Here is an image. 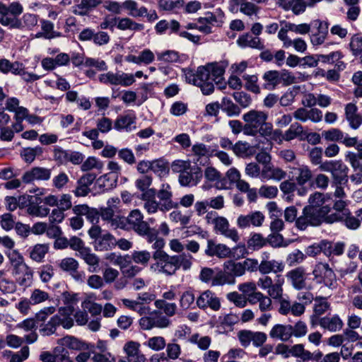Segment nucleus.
<instances>
[{
  "label": "nucleus",
  "instance_id": "f257e3e1",
  "mask_svg": "<svg viewBox=\"0 0 362 362\" xmlns=\"http://www.w3.org/2000/svg\"><path fill=\"white\" fill-rule=\"evenodd\" d=\"M144 209L148 214L160 211L163 213L178 207V203L173 201V192L169 184H163L158 190L151 188L145 194H141Z\"/></svg>",
  "mask_w": 362,
  "mask_h": 362
},
{
  "label": "nucleus",
  "instance_id": "f03ea898",
  "mask_svg": "<svg viewBox=\"0 0 362 362\" xmlns=\"http://www.w3.org/2000/svg\"><path fill=\"white\" fill-rule=\"evenodd\" d=\"M330 212L331 207L329 205H325L321 208L305 206L301 215L298 217L296 226L298 229L304 230L308 226L315 227L322 223L332 224L338 222L344 217L343 214Z\"/></svg>",
  "mask_w": 362,
  "mask_h": 362
},
{
  "label": "nucleus",
  "instance_id": "7ed1b4c3",
  "mask_svg": "<svg viewBox=\"0 0 362 362\" xmlns=\"http://www.w3.org/2000/svg\"><path fill=\"white\" fill-rule=\"evenodd\" d=\"M268 115L264 112L251 110L243 115L245 122L244 134L256 136L258 133L262 136H269L273 132L272 125L267 122Z\"/></svg>",
  "mask_w": 362,
  "mask_h": 362
},
{
  "label": "nucleus",
  "instance_id": "20e7f679",
  "mask_svg": "<svg viewBox=\"0 0 362 362\" xmlns=\"http://www.w3.org/2000/svg\"><path fill=\"white\" fill-rule=\"evenodd\" d=\"M74 310V309L71 305L61 308L57 314L51 317L49 321L40 329V332L43 335L48 336L54 334L57 327L59 325L65 329L71 328L74 325V320L71 317Z\"/></svg>",
  "mask_w": 362,
  "mask_h": 362
},
{
  "label": "nucleus",
  "instance_id": "39448f33",
  "mask_svg": "<svg viewBox=\"0 0 362 362\" xmlns=\"http://www.w3.org/2000/svg\"><path fill=\"white\" fill-rule=\"evenodd\" d=\"M185 77L189 83L199 87L204 95H210L214 90V82L206 66H199L196 72L187 71Z\"/></svg>",
  "mask_w": 362,
  "mask_h": 362
},
{
  "label": "nucleus",
  "instance_id": "423d86ee",
  "mask_svg": "<svg viewBox=\"0 0 362 362\" xmlns=\"http://www.w3.org/2000/svg\"><path fill=\"white\" fill-rule=\"evenodd\" d=\"M153 257V262L150 265V270L158 274L172 276L176 273L175 255L162 253Z\"/></svg>",
  "mask_w": 362,
  "mask_h": 362
},
{
  "label": "nucleus",
  "instance_id": "0eeeda50",
  "mask_svg": "<svg viewBox=\"0 0 362 362\" xmlns=\"http://www.w3.org/2000/svg\"><path fill=\"white\" fill-rule=\"evenodd\" d=\"M139 325L143 330H151L153 328L165 329L170 326L171 321L160 312L153 310L148 315L141 317Z\"/></svg>",
  "mask_w": 362,
  "mask_h": 362
},
{
  "label": "nucleus",
  "instance_id": "6e6552de",
  "mask_svg": "<svg viewBox=\"0 0 362 362\" xmlns=\"http://www.w3.org/2000/svg\"><path fill=\"white\" fill-rule=\"evenodd\" d=\"M314 280L317 284L332 288L336 282V275L328 264L319 262L313 271Z\"/></svg>",
  "mask_w": 362,
  "mask_h": 362
},
{
  "label": "nucleus",
  "instance_id": "1a4fd4ad",
  "mask_svg": "<svg viewBox=\"0 0 362 362\" xmlns=\"http://www.w3.org/2000/svg\"><path fill=\"white\" fill-rule=\"evenodd\" d=\"M127 229L133 230L136 234H146L149 223L144 220V214L139 209L132 210L125 217Z\"/></svg>",
  "mask_w": 362,
  "mask_h": 362
},
{
  "label": "nucleus",
  "instance_id": "9d476101",
  "mask_svg": "<svg viewBox=\"0 0 362 362\" xmlns=\"http://www.w3.org/2000/svg\"><path fill=\"white\" fill-rule=\"evenodd\" d=\"M289 174L291 175L292 180L299 186H303L311 181L313 177L310 168L299 163L289 166Z\"/></svg>",
  "mask_w": 362,
  "mask_h": 362
},
{
  "label": "nucleus",
  "instance_id": "9b49d317",
  "mask_svg": "<svg viewBox=\"0 0 362 362\" xmlns=\"http://www.w3.org/2000/svg\"><path fill=\"white\" fill-rule=\"evenodd\" d=\"M196 304L202 310L210 308L214 311H218L221 308L219 298L211 290L202 292L196 299Z\"/></svg>",
  "mask_w": 362,
  "mask_h": 362
},
{
  "label": "nucleus",
  "instance_id": "f8f14e48",
  "mask_svg": "<svg viewBox=\"0 0 362 362\" xmlns=\"http://www.w3.org/2000/svg\"><path fill=\"white\" fill-rule=\"evenodd\" d=\"M16 282L23 288L31 286L33 280V270L27 264L12 269Z\"/></svg>",
  "mask_w": 362,
  "mask_h": 362
},
{
  "label": "nucleus",
  "instance_id": "ddd939ff",
  "mask_svg": "<svg viewBox=\"0 0 362 362\" xmlns=\"http://www.w3.org/2000/svg\"><path fill=\"white\" fill-rule=\"evenodd\" d=\"M214 230L219 233L227 238L230 239L235 243L240 240V235L235 228H230V224L226 218L218 216L214 226Z\"/></svg>",
  "mask_w": 362,
  "mask_h": 362
},
{
  "label": "nucleus",
  "instance_id": "4468645a",
  "mask_svg": "<svg viewBox=\"0 0 362 362\" xmlns=\"http://www.w3.org/2000/svg\"><path fill=\"white\" fill-rule=\"evenodd\" d=\"M264 221V216L260 211H254L247 215H240L236 221L237 226L240 229L249 228L250 226L260 227Z\"/></svg>",
  "mask_w": 362,
  "mask_h": 362
},
{
  "label": "nucleus",
  "instance_id": "2eb2a0df",
  "mask_svg": "<svg viewBox=\"0 0 362 362\" xmlns=\"http://www.w3.org/2000/svg\"><path fill=\"white\" fill-rule=\"evenodd\" d=\"M287 280L296 290H302L306 287L307 274L303 267H296L286 274Z\"/></svg>",
  "mask_w": 362,
  "mask_h": 362
},
{
  "label": "nucleus",
  "instance_id": "dca6fc26",
  "mask_svg": "<svg viewBox=\"0 0 362 362\" xmlns=\"http://www.w3.org/2000/svg\"><path fill=\"white\" fill-rule=\"evenodd\" d=\"M202 177L201 168L192 167L179 175V183L183 187L196 186Z\"/></svg>",
  "mask_w": 362,
  "mask_h": 362
},
{
  "label": "nucleus",
  "instance_id": "f3484780",
  "mask_svg": "<svg viewBox=\"0 0 362 362\" xmlns=\"http://www.w3.org/2000/svg\"><path fill=\"white\" fill-rule=\"evenodd\" d=\"M263 255H265V258L263 257L259 262V272L262 274H276L284 270L285 264L282 261L269 259L268 258L269 253L267 252H264Z\"/></svg>",
  "mask_w": 362,
  "mask_h": 362
},
{
  "label": "nucleus",
  "instance_id": "a211bd4d",
  "mask_svg": "<svg viewBox=\"0 0 362 362\" xmlns=\"http://www.w3.org/2000/svg\"><path fill=\"white\" fill-rule=\"evenodd\" d=\"M305 310V307L303 303L298 301L291 303L288 299L281 300L279 308V313L282 315L291 314L295 317L301 316Z\"/></svg>",
  "mask_w": 362,
  "mask_h": 362
},
{
  "label": "nucleus",
  "instance_id": "6ab92c4d",
  "mask_svg": "<svg viewBox=\"0 0 362 362\" xmlns=\"http://www.w3.org/2000/svg\"><path fill=\"white\" fill-rule=\"evenodd\" d=\"M51 177V170L42 168L35 167L26 171L23 177V182L31 183L35 180H48Z\"/></svg>",
  "mask_w": 362,
  "mask_h": 362
},
{
  "label": "nucleus",
  "instance_id": "aec40b11",
  "mask_svg": "<svg viewBox=\"0 0 362 362\" xmlns=\"http://www.w3.org/2000/svg\"><path fill=\"white\" fill-rule=\"evenodd\" d=\"M128 362H146V358L140 351V344L137 341H129L124 347Z\"/></svg>",
  "mask_w": 362,
  "mask_h": 362
},
{
  "label": "nucleus",
  "instance_id": "412c9836",
  "mask_svg": "<svg viewBox=\"0 0 362 362\" xmlns=\"http://www.w3.org/2000/svg\"><path fill=\"white\" fill-rule=\"evenodd\" d=\"M291 325L276 324L269 331V337L281 341H288L291 337Z\"/></svg>",
  "mask_w": 362,
  "mask_h": 362
},
{
  "label": "nucleus",
  "instance_id": "4be33fe9",
  "mask_svg": "<svg viewBox=\"0 0 362 362\" xmlns=\"http://www.w3.org/2000/svg\"><path fill=\"white\" fill-rule=\"evenodd\" d=\"M315 23L317 26V31L310 35V42L313 46H319L325 42L328 36L329 23L320 20H317Z\"/></svg>",
  "mask_w": 362,
  "mask_h": 362
},
{
  "label": "nucleus",
  "instance_id": "5701e85b",
  "mask_svg": "<svg viewBox=\"0 0 362 362\" xmlns=\"http://www.w3.org/2000/svg\"><path fill=\"white\" fill-rule=\"evenodd\" d=\"M72 211L75 215H82L92 223L97 222L99 219L100 211L95 208L90 207L87 204H77L74 206Z\"/></svg>",
  "mask_w": 362,
  "mask_h": 362
},
{
  "label": "nucleus",
  "instance_id": "b1692460",
  "mask_svg": "<svg viewBox=\"0 0 362 362\" xmlns=\"http://www.w3.org/2000/svg\"><path fill=\"white\" fill-rule=\"evenodd\" d=\"M34 199H31L26 211L32 216L35 217H46L49 214V209L45 206L40 205L42 202V199L37 196H33Z\"/></svg>",
  "mask_w": 362,
  "mask_h": 362
},
{
  "label": "nucleus",
  "instance_id": "393cba45",
  "mask_svg": "<svg viewBox=\"0 0 362 362\" xmlns=\"http://www.w3.org/2000/svg\"><path fill=\"white\" fill-rule=\"evenodd\" d=\"M345 115L352 129H356L362 124V116L358 112V108L355 104L349 103L346 105Z\"/></svg>",
  "mask_w": 362,
  "mask_h": 362
},
{
  "label": "nucleus",
  "instance_id": "a878e982",
  "mask_svg": "<svg viewBox=\"0 0 362 362\" xmlns=\"http://www.w3.org/2000/svg\"><path fill=\"white\" fill-rule=\"evenodd\" d=\"M228 64L226 61L209 63L206 65L214 83L218 84L223 80V76Z\"/></svg>",
  "mask_w": 362,
  "mask_h": 362
},
{
  "label": "nucleus",
  "instance_id": "bb28decb",
  "mask_svg": "<svg viewBox=\"0 0 362 362\" xmlns=\"http://www.w3.org/2000/svg\"><path fill=\"white\" fill-rule=\"evenodd\" d=\"M278 4L285 11H292L295 15L303 13L308 6L305 0H279Z\"/></svg>",
  "mask_w": 362,
  "mask_h": 362
},
{
  "label": "nucleus",
  "instance_id": "cd10ccee",
  "mask_svg": "<svg viewBox=\"0 0 362 362\" xmlns=\"http://www.w3.org/2000/svg\"><path fill=\"white\" fill-rule=\"evenodd\" d=\"M136 117L133 115H119L115 121L114 127L118 130L131 132L136 129Z\"/></svg>",
  "mask_w": 362,
  "mask_h": 362
},
{
  "label": "nucleus",
  "instance_id": "c85d7f7f",
  "mask_svg": "<svg viewBox=\"0 0 362 362\" xmlns=\"http://www.w3.org/2000/svg\"><path fill=\"white\" fill-rule=\"evenodd\" d=\"M79 257L89 266L90 272H97L100 264V258L95 253L92 252L91 249L86 247L79 254Z\"/></svg>",
  "mask_w": 362,
  "mask_h": 362
},
{
  "label": "nucleus",
  "instance_id": "c756f323",
  "mask_svg": "<svg viewBox=\"0 0 362 362\" xmlns=\"http://www.w3.org/2000/svg\"><path fill=\"white\" fill-rule=\"evenodd\" d=\"M59 344L60 346L77 351H86L89 349L88 344L71 336H66L59 339Z\"/></svg>",
  "mask_w": 362,
  "mask_h": 362
},
{
  "label": "nucleus",
  "instance_id": "7c9ffc66",
  "mask_svg": "<svg viewBox=\"0 0 362 362\" xmlns=\"http://www.w3.org/2000/svg\"><path fill=\"white\" fill-rule=\"evenodd\" d=\"M263 88L272 90L280 83V72L276 70H270L264 73L262 76Z\"/></svg>",
  "mask_w": 362,
  "mask_h": 362
},
{
  "label": "nucleus",
  "instance_id": "2f4dec72",
  "mask_svg": "<svg viewBox=\"0 0 362 362\" xmlns=\"http://www.w3.org/2000/svg\"><path fill=\"white\" fill-rule=\"evenodd\" d=\"M319 325L324 329L331 332L340 330L343 327V322L338 315L324 317L319 320Z\"/></svg>",
  "mask_w": 362,
  "mask_h": 362
},
{
  "label": "nucleus",
  "instance_id": "473e14b6",
  "mask_svg": "<svg viewBox=\"0 0 362 362\" xmlns=\"http://www.w3.org/2000/svg\"><path fill=\"white\" fill-rule=\"evenodd\" d=\"M127 256H117L116 263L120 267L123 275L126 277L131 278L139 273L141 269L136 265L126 264L127 262Z\"/></svg>",
  "mask_w": 362,
  "mask_h": 362
},
{
  "label": "nucleus",
  "instance_id": "72a5a7b5",
  "mask_svg": "<svg viewBox=\"0 0 362 362\" xmlns=\"http://www.w3.org/2000/svg\"><path fill=\"white\" fill-rule=\"evenodd\" d=\"M49 249L48 244H36L30 248L29 257L33 261L41 263L43 262L45 255L48 253Z\"/></svg>",
  "mask_w": 362,
  "mask_h": 362
},
{
  "label": "nucleus",
  "instance_id": "f704fd0d",
  "mask_svg": "<svg viewBox=\"0 0 362 362\" xmlns=\"http://www.w3.org/2000/svg\"><path fill=\"white\" fill-rule=\"evenodd\" d=\"M116 240L110 233L102 235L95 243V247L99 251H106L112 249L115 245Z\"/></svg>",
  "mask_w": 362,
  "mask_h": 362
},
{
  "label": "nucleus",
  "instance_id": "c9c22d12",
  "mask_svg": "<svg viewBox=\"0 0 362 362\" xmlns=\"http://www.w3.org/2000/svg\"><path fill=\"white\" fill-rule=\"evenodd\" d=\"M322 248L324 249V254L327 257L331 255H341L343 254L345 245L344 243H332L327 240H322Z\"/></svg>",
  "mask_w": 362,
  "mask_h": 362
},
{
  "label": "nucleus",
  "instance_id": "e433bc0d",
  "mask_svg": "<svg viewBox=\"0 0 362 362\" xmlns=\"http://www.w3.org/2000/svg\"><path fill=\"white\" fill-rule=\"evenodd\" d=\"M237 43L241 47H250L258 49L263 48L260 39L258 37H253L249 33L241 35L238 39Z\"/></svg>",
  "mask_w": 362,
  "mask_h": 362
},
{
  "label": "nucleus",
  "instance_id": "4c0bfd02",
  "mask_svg": "<svg viewBox=\"0 0 362 362\" xmlns=\"http://www.w3.org/2000/svg\"><path fill=\"white\" fill-rule=\"evenodd\" d=\"M22 71V63L19 62H11L8 59H0V71L4 74L11 73L17 75Z\"/></svg>",
  "mask_w": 362,
  "mask_h": 362
},
{
  "label": "nucleus",
  "instance_id": "58836bf2",
  "mask_svg": "<svg viewBox=\"0 0 362 362\" xmlns=\"http://www.w3.org/2000/svg\"><path fill=\"white\" fill-rule=\"evenodd\" d=\"M122 6L129 11V15L132 17H141L147 14V8L144 6L138 8V4L133 0H126L122 3Z\"/></svg>",
  "mask_w": 362,
  "mask_h": 362
},
{
  "label": "nucleus",
  "instance_id": "ea45409f",
  "mask_svg": "<svg viewBox=\"0 0 362 362\" xmlns=\"http://www.w3.org/2000/svg\"><path fill=\"white\" fill-rule=\"evenodd\" d=\"M348 171L349 168L347 166L341 162L331 175L333 184L342 185L348 182Z\"/></svg>",
  "mask_w": 362,
  "mask_h": 362
},
{
  "label": "nucleus",
  "instance_id": "a19ab883",
  "mask_svg": "<svg viewBox=\"0 0 362 362\" xmlns=\"http://www.w3.org/2000/svg\"><path fill=\"white\" fill-rule=\"evenodd\" d=\"M221 109L226 113L228 117L238 116L240 114V108L235 104L230 98L224 97L220 103Z\"/></svg>",
  "mask_w": 362,
  "mask_h": 362
},
{
  "label": "nucleus",
  "instance_id": "79ce46f5",
  "mask_svg": "<svg viewBox=\"0 0 362 362\" xmlns=\"http://www.w3.org/2000/svg\"><path fill=\"white\" fill-rule=\"evenodd\" d=\"M267 244L266 238L260 233H252L247 241V247L253 251L258 250Z\"/></svg>",
  "mask_w": 362,
  "mask_h": 362
},
{
  "label": "nucleus",
  "instance_id": "37998d69",
  "mask_svg": "<svg viewBox=\"0 0 362 362\" xmlns=\"http://www.w3.org/2000/svg\"><path fill=\"white\" fill-rule=\"evenodd\" d=\"M305 135L303 132V127L301 124L295 122L292 124L288 129H287L284 134L283 135V139L286 141H291L296 138L300 137L302 139V136Z\"/></svg>",
  "mask_w": 362,
  "mask_h": 362
},
{
  "label": "nucleus",
  "instance_id": "c03bdc74",
  "mask_svg": "<svg viewBox=\"0 0 362 362\" xmlns=\"http://www.w3.org/2000/svg\"><path fill=\"white\" fill-rule=\"evenodd\" d=\"M235 279L233 278V276L227 273L226 271H219L215 273L214 279L211 282V286H223L225 284H234Z\"/></svg>",
  "mask_w": 362,
  "mask_h": 362
},
{
  "label": "nucleus",
  "instance_id": "a18cd8bd",
  "mask_svg": "<svg viewBox=\"0 0 362 362\" xmlns=\"http://www.w3.org/2000/svg\"><path fill=\"white\" fill-rule=\"evenodd\" d=\"M283 283L284 280H278L275 284H272L269 288L267 290V295L269 298L277 300L279 303L281 300H286L283 298Z\"/></svg>",
  "mask_w": 362,
  "mask_h": 362
},
{
  "label": "nucleus",
  "instance_id": "49530a36",
  "mask_svg": "<svg viewBox=\"0 0 362 362\" xmlns=\"http://www.w3.org/2000/svg\"><path fill=\"white\" fill-rule=\"evenodd\" d=\"M223 269L226 271L227 273L232 275L234 279L235 276H241L244 275L241 262L228 260L223 264Z\"/></svg>",
  "mask_w": 362,
  "mask_h": 362
},
{
  "label": "nucleus",
  "instance_id": "de8ad7c7",
  "mask_svg": "<svg viewBox=\"0 0 362 362\" xmlns=\"http://www.w3.org/2000/svg\"><path fill=\"white\" fill-rule=\"evenodd\" d=\"M195 300L194 294L192 291L187 290L182 293L179 299L180 308L183 310L190 309Z\"/></svg>",
  "mask_w": 362,
  "mask_h": 362
},
{
  "label": "nucleus",
  "instance_id": "09e8293b",
  "mask_svg": "<svg viewBox=\"0 0 362 362\" xmlns=\"http://www.w3.org/2000/svg\"><path fill=\"white\" fill-rule=\"evenodd\" d=\"M43 153V149L40 146H35L34 148H24L21 155L23 160L28 163H31L37 156H40Z\"/></svg>",
  "mask_w": 362,
  "mask_h": 362
},
{
  "label": "nucleus",
  "instance_id": "8fccbe9b",
  "mask_svg": "<svg viewBox=\"0 0 362 362\" xmlns=\"http://www.w3.org/2000/svg\"><path fill=\"white\" fill-rule=\"evenodd\" d=\"M4 355H11L9 362H23L29 357L30 349L28 346H25L16 353H12L11 351H5Z\"/></svg>",
  "mask_w": 362,
  "mask_h": 362
},
{
  "label": "nucleus",
  "instance_id": "3c124183",
  "mask_svg": "<svg viewBox=\"0 0 362 362\" xmlns=\"http://www.w3.org/2000/svg\"><path fill=\"white\" fill-rule=\"evenodd\" d=\"M152 257L150 252L147 250H134L131 255L132 259L136 264L146 266Z\"/></svg>",
  "mask_w": 362,
  "mask_h": 362
},
{
  "label": "nucleus",
  "instance_id": "603ef678",
  "mask_svg": "<svg viewBox=\"0 0 362 362\" xmlns=\"http://www.w3.org/2000/svg\"><path fill=\"white\" fill-rule=\"evenodd\" d=\"M144 345L155 351H159L165 347L166 341L164 337L160 336H156L150 337L144 343Z\"/></svg>",
  "mask_w": 362,
  "mask_h": 362
},
{
  "label": "nucleus",
  "instance_id": "864d4df0",
  "mask_svg": "<svg viewBox=\"0 0 362 362\" xmlns=\"http://www.w3.org/2000/svg\"><path fill=\"white\" fill-rule=\"evenodd\" d=\"M175 258L176 272L181 267L183 270H189L191 268L192 265V257L191 255H175Z\"/></svg>",
  "mask_w": 362,
  "mask_h": 362
},
{
  "label": "nucleus",
  "instance_id": "5fc2aeb1",
  "mask_svg": "<svg viewBox=\"0 0 362 362\" xmlns=\"http://www.w3.org/2000/svg\"><path fill=\"white\" fill-rule=\"evenodd\" d=\"M189 341L192 344H197L202 350H206L211 343V339L209 336L202 337L198 333L193 334Z\"/></svg>",
  "mask_w": 362,
  "mask_h": 362
},
{
  "label": "nucleus",
  "instance_id": "6e6d98bb",
  "mask_svg": "<svg viewBox=\"0 0 362 362\" xmlns=\"http://www.w3.org/2000/svg\"><path fill=\"white\" fill-rule=\"evenodd\" d=\"M41 29L46 35V39L51 40L62 36V33L54 30V23L49 21H41Z\"/></svg>",
  "mask_w": 362,
  "mask_h": 362
},
{
  "label": "nucleus",
  "instance_id": "4d7b16f0",
  "mask_svg": "<svg viewBox=\"0 0 362 362\" xmlns=\"http://www.w3.org/2000/svg\"><path fill=\"white\" fill-rule=\"evenodd\" d=\"M329 308V303L325 298L320 297L315 299L313 306V315L315 316H320L323 315Z\"/></svg>",
  "mask_w": 362,
  "mask_h": 362
},
{
  "label": "nucleus",
  "instance_id": "13d9d810",
  "mask_svg": "<svg viewBox=\"0 0 362 362\" xmlns=\"http://www.w3.org/2000/svg\"><path fill=\"white\" fill-rule=\"evenodd\" d=\"M227 299L240 308H243L247 305L246 296L236 291L228 293L227 294Z\"/></svg>",
  "mask_w": 362,
  "mask_h": 362
},
{
  "label": "nucleus",
  "instance_id": "bf43d9fd",
  "mask_svg": "<svg viewBox=\"0 0 362 362\" xmlns=\"http://www.w3.org/2000/svg\"><path fill=\"white\" fill-rule=\"evenodd\" d=\"M356 148L358 151L357 153L348 152L346 156V160L349 162L352 168L358 166V160H362V141L358 143Z\"/></svg>",
  "mask_w": 362,
  "mask_h": 362
},
{
  "label": "nucleus",
  "instance_id": "052dcab7",
  "mask_svg": "<svg viewBox=\"0 0 362 362\" xmlns=\"http://www.w3.org/2000/svg\"><path fill=\"white\" fill-rule=\"evenodd\" d=\"M13 269L25 264L23 256L16 250H10L6 253Z\"/></svg>",
  "mask_w": 362,
  "mask_h": 362
},
{
  "label": "nucleus",
  "instance_id": "680f3d73",
  "mask_svg": "<svg viewBox=\"0 0 362 362\" xmlns=\"http://www.w3.org/2000/svg\"><path fill=\"white\" fill-rule=\"evenodd\" d=\"M308 352L309 351L305 350L302 344H295L290 348V355L300 358L303 362H306L307 357L309 356Z\"/></svg>",
  "mask_w": 362,
  "mask_h": 362
},
{
  "label": "nucleus",
  "instance_id": "e2e57ef3",
  "mask_svg": "<svg viewBox=\"0 0 362 362\" xmlns=\"http://www.w3.org/2000/svg\"><path fill=\"white\" fill-rule=\"evenodd\" d=\"M305 258V255L299 250H295L290 252L286 257V262L290 266H295L302 263Z\"/></svg>",
  "mask_w": 362,
  "mask_h": 362
},
{
  "label": "nucleus",
  "instance_id": "0e129e2a",
  "mask_svg": "<svg viewBox=\"0 0 362 362\" xmlns=\"http://www.w3.org/2000/svg\"><path fill=\"white\" fill-rule=\"evenodd\" d=\"M49 298V295L47 292L35 288L32 291L30 300L33 305H36L46 301Z\"/></svg>",
  "mask_w": 362,
  "mask_h": 362
},
{
  "label": "nucleus",
  "instance_id": "69168bd1",
  "mask_svg": "<svg viewBox=\"0 0 362 362\" xmlns=\"http://www.w3.org/2000/svg\"><path fill=\"white\" fill-rule=\"evenodd\" d=\"M58 265L62 270L69 273L74 269H78L79 267L78 261L73 257L62 259Z\"/></svg>",
  "mask_w": 362,
  "mask_h": 362
},
{
  "label": "nucleus",
  "instance_id": "338daca9",
  "mask_svg": "<svg viewBox=\"0 0 362 362\" xmlns=\"http://www.w3.org/2000/svg\"><path fill=\"white\" fill-rule=\"evenodd\" d=\"M349 47L352 54L354 56H358L362 54V36L358 34L354 35L351 37Z\"/></svg>",
  "mask_w": 362,
  "mask_h": 362
},
{
  "label": "nucleus",
  "instance_id": "774afa93",
  "mask_svg": "<svg viewBox=\"0 0 362 362\" xmlns=\"http://www.w3.org/2000/svg\"><path fill=\"white\" fill-rule=\"evenodd\" d=\"M152 182V177L145 175L140 177L135 181V185L138 189L142 192V194H145L150 189L149 187L151 185Z\"/></svg>",
  "mask_w": 362,
  "mask_h": 362
}]
</instances>
